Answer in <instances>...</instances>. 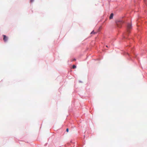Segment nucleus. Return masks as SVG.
Listing matches in <instances>:
<instances>
[{"mask_svg": "<svg viewBox=\"0 0 147 147\" xmlns=\"http://www.w3.org/2000/svg\"><path fill=\"white\" fill-rule=\"evenodd\" d=\"M72 67L73 69H74L76 67V66L74 65Z\"/></svg>", "mask_w": 147, "mask_h": 147, "instance_id": "obj_6", "label": "nucleus"}, {"mask_svg": "<svg viewBox=\"0 0 147 147\" xmlns=\"http://www.w3.org/2000/svg\"><path fill=\"white\" fill-rule=\"evenodd\" d=\"M123 23L122 20H117L116 22V24L117 26L119 28H121V26L122 24Z\"/></svg>", "mask_w": 147, "mask_h": 147, "instance_id": "obj_1", "label": "nucleus"}, {"mask_svg": "<svg viewBox=\"0 0 147 147\" xmlns=\"http://www.w3.org/2000/svg\"><path fill=\"white\" fill-rule=\"evenodd\" d=\"M132 28L131 25L130 24H128L127 26V32L129 33L130 32V29Z\"/></svg>", "mask_w": 147, "mask_h": 147, "instance_id": "obj_2", "label": "nucleus"}, {"mask_svg": "<svg viewBox=\"0 0 147 147\" xmlns=\"http://www.w3.org/2000/svg\"><path fill=\"white\" fill-rule=\"evenodd\" d=\"M76 60V59H74V60H73V61H75Z\"/></svg>", "mask_w": 147, "mask_h": 147, "instance_id": "obj_9", "label": "nucleus"}, {"mask_svg": "<svg viewBox=\"0 0 147 147\" xmlns=\"http://www.w3.org/2000/svg\"><path fill=\"white\" fill-rule=\"evenodd\" d=\"M66 131H67V132H68V131H69V129H68V128H67V129H66Z\"/></svg>", "mask_w": 147, "mask_h": 147, "instance_id": "obj_7", "label": "nucleus"}, {"mask_svg": "<svg viewBox=\"0 0 147 147\" xmlns=\"http://www.w3.org/2000/svg\"><path fill=\"white\" fill-rule=\"evenodd\" d=\"M113 13H112L110 15V17H109V18L110 19H111L113 18Z\"/></svg>", "mask_w": 147, "mask_h": 147, "instance_id": "obj_4", "label": "nucleus"}, {"mask_svg": "<svg viewBox=\"0 0 147 147\" xmlns=\"http://www.w3.org/2000/svg\"><path fill=\"white\" fill-rule=\"evenodd\" d=\"M34 0H30V2H33L34 1Z\"/></svg>", "mask_w": 147, "mask_h": 147, "instance_id": "obj_8", "label": "nucleus"}, {"mask_svg": "<svg viewBox=\"0 0 147 147\" xmlns=\"http://www.w3.org/2000/svg\"><path fill=\"white\" fill-rule=\"evenodd\" d=\"M106 46V47H107V45Z\"/></svg>", "mask_w": 147, "mask_h": 147, "instance_id": "obj_10", "label": "nucleus"}, {"mask_svg": "<svg viewBox=\"0 0 147 147\" xmlns=\"http://www.w3.org/2000/svg\"><path fill=\"white\" fill-rule=\"evenodd\" d=\"M96 32H94V31H92L91 32V34H96Z\"/></svg>", "mask_w": 147, "mask_h": 147, "instance_id": "obj_5", "label": "nucleus"}, {"mask_svg": "<svg viewBox=\"0 0 147 147\" xmlns=\"http://www.w3.org/2000/svg\"><path fill=\"white\" fill-rule=\"evenodd\" d=\"M144 1H145V0H144Z\"/></svg>", "mask_w": 147, "mask_h": 147, "instance_id": "obj_11", "label": "nucleus"}, {"mask_svg": "<svg viewBox=\"0 0 147 147\" xmlns=\"http://www.w3.org/2000/svg\"><path fill=\"white\" fill-rule=\"evenodd\" d=\"M3 40L4 42H6L8 39V38L5 35H3Z\"/></svg>", "mask_w": 147, "mask_h": 147, "instance_id": "obj_3", "label": "nucleus"}]
</instances>
